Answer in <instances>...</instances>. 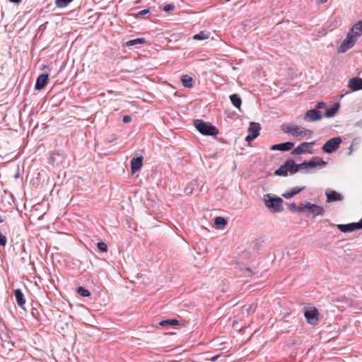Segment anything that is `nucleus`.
<instances>
[{"label":"nucleus","instance_id":"nucleus-14","mask_svg":"<svg viewBox=\"0 0 362 362\" xmlns=\"http://www.w3.org/2000/svg\"><path fill=\"white\" fill-rule=\"evenodd\" d=\"M294 146V143L291 141H286L284 143L277 144L272 145L270 147L271 151H288L293 148Z\"/></svg>","mask_w":362,"mask_h":362},{"label":"nucleus","instance_id":"nucleus-39","mask_svg":"<svg viewBox=\"0 0 362 362\" xmlns=\"http://www.w3.org/2000/svg\"><path fill=\"white\" fill-rule=\"evenodd\" d=\"M326 105V103H324V102H318L316 105H315V107L316 109L320 110V109H322L323 107H325Z\"/></svg>","mask_w":362,"mask_h":362},{"label":"nucleus","instance_id":"nucleus-18","mask_svg":"<svg viewBox=\"0 0 362 362\" xmlns=\"http://www.w3.org/2000/svg\"><path fill=\"white\" fill-rule=\"evenodd\" d=\"M14 295L18 305L24 309L26 300L22 291L20 288L16 289L14 291Z\"/></svg>","mask_w":362,"mask_h":362},{"label":"nucleus","instance_id":"nucleus-37","mask_svg":"<svg viewBox=\"0 0 362 362\" xmlns=\"http://www.w3.org/2000/svg\"><path fill=\"white\" fill-rule=\"evenodd\" d=\"M175 8V6L173 4H166L163 6V11H165V12H169L170 11H172L173 9H174Z\"/></svg>","mask_w":362,"mask_h":362},{"label":"nucleus","instance_id":"nucleus-31","mask_svg":"<svg viewBox=\"0 0 362 362\" xmlns=\"http://www.w3.org/2000/svg\"><path fill=\"white\" fill-rule=\"evenodd\" d=\"M209 35L210 34L208 32L201 31L200 33L194 35L193 36V39L197 40H204L208 39L209 37Z\"/></svg>","mask_w":362,"mask_h":362},{"label":"nucleus","instance_id":"nucleus-19","mask_svg":"<svg viewBox=\"0 0 362 362\" xmlns=\"http://www.w3.org/2000/svg\"><path fill=\"white\" fill-rule=\"evenodd\" d=\"M337 227L342 233H350L354 230H358L356 223H351L348 224H338L337 225Z\"/></svg>","mask_w":362,"mask_h":362},{"label":"nucleus","instance_id":"nucleus-3","mask_svg":"<svg viewBox=\"0 0 362 362\" xmlns=\"http://www.w3.org/2000/svg\"><path fill=\"white\" fill-rule=\"evenodd\" d=\"M265 206L272 212L278 213L284 210L283 199L279 197H273L270 194L264 195Z\"/></svg>","mask_w":362,"mask_h":362},{"label":"nucleus","instance_id":"nucleus-25","mask_svg":"<svg viewBox=\"0 0 362 362\" xmlns=\"http://www.w3.org/2000/svg\"><path fill=\"white\" fill-rule=\"evenodd\" d=\"M198 187V183L197 180L191 181L185 188V193L186 194H191L194 190Z\"/></svg>","mask_w":362,"mask_h":362},{"label":"nucleus","instance_id":"nucleus-2","mask_svg":"<svg viewBox=\"0 0 362 362\" xmlns=\"http://www.w3.org/2000/svg\"><path fill=\"white\" fill-rule=\"evenodd\" d=\"M297 212L305 214L307 217L315 218L317 216H323L325 209L322 206L310 202L300 203L297 209Z\"/></svg>","mask_w":362,"mask_h":362},{"label":"nucleus","instance_id":"nucleus-26","mask_svg":"<svg viewBox=\"0 0 362 362\" xmlns=\"http://www.w3.org/2000/svg\"><path fill=\"white\" fill-rule=\"evenodd\" d=\"M287 162H288V173H290V174L293 175L299 171L298 164L295 163L293 159H288Z\"/></svg>","mask_w":362,"mask_h":362},{"label":"nucleus","instance_id":"nucleus-13","mask_svg":"<svg viewBox=\"0 0 362 362\" xmlns=\"http://www.w3.org/2000/svg\"><path fill=\"white\" fill-rule=\"evenodd\" d=\"M325 195L327 198L326 202L327 203L340 202L342 201L344 199L343 196L341 194L334 190L331 189H327L325 191Z\"/></svg>","mask_w":362,"mask_h":362},{"label":"nucleus","instance_id":"nucleus-5","mask_svg":"<svg viewBox=\"0 0 362 362\" xmlns=\"http://www.w3.org/2000/svg\"><path fill=\"white\" fill-rule=\"evenodd\" d=\"M327 163L324 161L322 158L318 156L313 157L309 161H304L298 164L299 170L303 169H310L317 166H325Z\"/></svg>","mask_w":362,"mask_h":362},{"label":"nucleus","instance_id":"nucleus-16","mask_svg":"<svg viewBox=\"0 0 362 362\" xmlns=\"http://www.w3.org/2000/svg\"><path fill=\"white\" fill-rule=\"evenodd\" d=\"M48 82V74H40L37 80L35 85V90H42L47 85Z\"/></svg>","mask_w":362,"mask_h":362},{"label":"nucleus","instance_id":"nucleus-44","mask_svg":"<svg viewBox=\"0 0 362 362\" xmlns=\"http://www.w3.org/2000/svg\"><path fill=\"white\" fill-rule=\"evenodd\" d=\"M11 3H14V4H19L22 0H8Z\"/></svg>","mask_w":362,"mask_h":362},{"label":"nucleus","instance_id":"nucleus-12","mask_svg":"<svg viewBox=\"0 0 362 362\" xmlns=\"http://www.w3.org/2000/svg\"><path fill=\"white\" fill-rule=\"evenodd\" d=\"M348 35H351L352 37L357 39L362 35V21H358L349 30Z\"/></svg>","mask_w":362,"mask_h":362},{"label":"nucleus","instance_id":"nucleus-28","mask_svg":"<svg viewBox=\"0 0 362 362\" xmlns=\"http://www.w3.org/2000/svg\"><path fill=\"white\" fill-rule=\"evenodd\" d=\"M340 25V17L339 16H335L332 19V21L329 23V24L327 26V29L329 30H333L338 28Z\"/></svg>","mask_w":362,"mask_h":362},{"label":"nucleus","instance_id":"nucleus-34","mask_svg":"<svg viewBox=\"0 0 362 362\" xmlns=\"http://www.w3.org/2000/svg\"><path fill=\"white\" fill-rule=\"evenodd\" d=\"M97 247L101 252H106L107 251V246L103 241L98 242L97 243Z\"/></svg>","mask_w":362,"mask_h":362},{"label":"nucleus","instance_id":"nucleus-8","mask_svg":"<svg viewBox=\"0 0 362 362\" xmlns=\"http://www.w3.org/2000/svg\"><path fill=\"white\" fill-rule=\"evenodd\" d=\"M260 129L261 127L258 122H250L247 129L248 134L245 140L250 144L259 135Z\"/></svg>","mask_w":362,"mask_h":362},{"label":"nucleus","instance_id":"nucleus-29","mask_svg":"<svg viewBox=\"0 0 362 362\" xmlns=\"http://www.w3.org/2000/svg\"><path fill=\"white\" fill-rule=\"evenodd\" d=\"M180 322L178 320L175 319H168V320H164L159 322V325L162 327L165 326H177L179 325Z\"/></svg>","mask_w":362,"mask_h":362},{"label":"nucleus","instance_id":"nucleus-27","mask_svg":"<svg viewBox=\"0 0 362 362\" xmlns=\"http://www.w3.org/2000/svg\"><path fill=\"white\" fill-rule=\"evenodd\" d=\"M227 220L222 216H217L214 219V225L218 228H223L227 225Z\"/></svg>","mask_w":362,"mask_h":362},{"label":"nucleus","instance_id":"nucleus-45","mask_svg":"<svg viewBox=\"0 0 362 362\" xmlns=\"http://www.w3.org/2000/svg\"><path fill=\"white\" fill-rule=\"evenodd\" d=\"M327 1V0H319V2H320V4H325V3H326Z\"/></svg>","mask_w":362,"mask_h":362},{"label":"nucleus","instance_id":"nucleus-20","mask_svg":"<svg viewBox=\"0 0 362 362\" xmlns=\"http://www.w3.org/2000/svg\"><path fill=\"white\" fill-rule=\"evenodd\" d=\"M304 189H305V187H296L292 188V189H289L288 191H286L284 193H283L282 197L286 199H291L296 194H297L300 193V192H302L303 190H304Z\"/></svg>","mask_w":362,"mask_h":362},{"label":"nucleus","instance_id":"nucleus-15","mask_svg":"<svg viewBox=\"0 0 362 362\" xmlns=\"http://www.w3.org/2000/svg\"><path fill=\"white\" fill-rule=\"evenodd\" d=\"M348 87L353 92L362 90V78H359V77L351 78L349 81Z\"/></svg>","mask_w":362,"mask_h":362},{"label":"nucleus","instance_id":"nucleus-11","mask_svg":"<svg viewBox=\"0 0 362 362\" xmlns=\"http://www.w3.org/2000/svg\"><path fill=\"white\" fill-rule=\"evenodd\" d=\"M322 117L320 112L316 109L308 110L304 115V120L306 122H315L321 119Z\"/></svg>","mask_w":362,"mask_h":362},{"label":"nucleus","instance_id":"nucleus-38","mask_svg":"<svg viewBox=\"0 0 362 362\" xmlns=\"http://www.w3.org/2000/svg\"><path fill=\"white\" fill-rule=\"evenodd\" d=\"M243 270L246 273V276H252L255 274V272H253L250 268L248 267Z\"/></svg>","mask_w":362,"mask_h":362},{"label":"nucleus","instance_id":"nucleus-40","mask_svg":"<svg viewBox=\"0 0 362 362\" xmlns=\"http://www.w3.org/2000/svg\"><path fill=\"white\" fill-rule=\"evenodd\" d=\"M122 121L124 123H129L132 121V117L129 115H124L122 118Z\"/></svg>","mask_w":362,"mask_h":362},{"label":"nucleus","instance_id":"nucleus-32","mask_svg":"<svg viewBox=\"0 0 362 362\" xmlns=\"http://www.w3.org/2000/svg\"><path fill=\"white\" fill-rule=\"evenodd\" d=\"M77 293L83 297H89L91 295L90 292L83 286L78 287Z\"/></svg>","mask_w":362,"mask_h":362},{"label":"nucleus","instance_id":"nucleus-36","mask_svg":"<svg viewBox=\"0 0 362 362\" xmlns=\"http://www.w3.org/2000/svg\"><path fill=\"white\" fill-rule=\"evenodd\" d=\"M7 238L0 232V246L4 247L6 245Z\"/></svg>","mask_w":362,"mask_h":362},{"label":"nucleus","instance_id":"nucleus-24","mask_svg":"<svg viewBox=\"0 0 362 362\" xmlns=\"http://www.w3.org/2000/svg\"><path fill=\"white\" fill-rule=\"evenodd\" d=\"M147 42L144 37H139L134 40H130L125 43L126 47H132L137 45H143Z\"/></svg>","mask_w":362,"mask_h":362},{"label":"nucleus","instance_id":"nucleus-42","mask_svg":"<svg viewBox=\"0 0 362 362\" xmlns=\"http://www.w3.org/2000/svg\"><path fill=\"white\" fill-rule=\"evenodd\" d=\"M221 356L220 355H216V356H212L211 358H209V360L211 361V362H216L217 361V359L220 357Z\"/></svg>","mask_w":362,"mask_h":362},{"label":"nucleus","instance_id":"nucleus-43","mask_svg":"<svg viewBox=\"0 0 362 362\" xmlns=\"http://www.w3.org/2000/svg\"><path fill=\"white\" fill-rule=\"evenodd\" d=\"M356 223L358 230L362 229V218H361V220L358 222H356Z\"/></svg>","mask_w":362,"mask_h":362},{"label":"nucleus","instance_id":"nucleus-7","mask_svg":"<svg viewBox=\"0 0 362 362\" xmlns=\"http://www.w3.org/2000/svg\"><path fill=\"white\" fill-rule=\"evenodd\" d=\"M304 316L307 322L312 325H316L319 320V312L315 307L305 308Z\"/></svg>","mask_w":362,"mask_h":362},{"label":"nucleus","instance_id":"nucleus-9","mask_svg":"<svg viewBox=\"0 0 362 362\" xmlns=\"http://www.w3.org/2000/svg\"><path fill=\"white\" fill-rule=\"evenodd\" d=\"M315 145V141L303 142L291 151L292 155H301L303 153H313L310 149Z\"/></svg>","mask_w":362,"mask_h":362},{"label":"nucleus","instance_id":"nucleus-49","mask_svg":"<svg viewBox=\"0 0 362 362\" xmlns=\"http://www.w3.org/2000/svg\"><path fill=\"white\" fill-rule=\"evenodd\" d=\"M226 1H230V0H225Z\"/></svg>","mask_w":362,"mask_h":362},{"label":"nucleus","instance_id":"nucleus-4","mask_svg":"<svg viewBox=\"0 0 362 362\" xmlns=\"http://www.w3.org/2000/svg\"><path fill=\"white\" fill-rule=\"evenodd\" d=\"M194 125L197 130L203 135L216 136L218 134V130L216 127L202 119L194 120Z\"/></svg>","mask_w":362,"mask_h":362},{"label":"nucleus","instance_id":"nucleus-46","mask_svg":"<svg viewBox=\"0 0 362 362\" xmlns=\"http://www.w3.org/2000/svg\"><path fill=\"white\" fill-rule=\"evenodd\" d=\"M19 176H20L19 173H17L15 175V176H14V177H15V178H17V177H18Z\"/></svg>","mask_w":362,"mask_h":362},{"label":"nucleus","instance_id":"nucleus-41","mask_svg":"<svg viewBox=\"0 0 362 362\" xmlns=\"http://www.w3.org/2000/svg\"><path fill=\"white\" fill-rule=\"evenodd\" d=\"M298 206H297L295 203H292V204H290V206H289V209H290L291 211H297V209H298Z\"/></svg>","mask_w":362,"mask_h":362},{"label":"nucleus","instance_id":"nucleus-47","mask_svg":"<svg viewBox=\"0 0 362 362\" xmlns=\"http://www.w3.org/2000/svg\"><path fill=\"white\" fill-rule=\"evenodd\" d=\"M4 222V219L2 218V217L0 216V223H3Z\"/></svg>","mask_w":362,"mask_h":362},{"label":"nucleus","instance_id":"nucleus-22","mask_svg":"<svg viewBox=\"0 0 362 362\" xmlns=\"http://www.w3.org/2000/svg\"><path fill=\"white\" fill-rule=\"evenodd\" d=\"M288 162L286 160L283 165L275 170L274 175L276 176H287L288 173Z\"/></svg>","mask_w":362,"mask_h":362},{"label":"nucleus","instance_id":"nucleus-23","mask_svg":"<svg viewBox=\"0 0 362 362\" xmlns=\"http://www.w3.org/2000/svg\"><path fill=\"white\" fill-rule=\"evenodd\" d=\"M230 100L233 105L238 108V110H240V107L242 105V100L238 94H232L229 97Z\"/></svg>","mask_w":362,"mask_h":362},{"label":"nucleus","instance_id":"nucleus-35","mask_svg":"<svg viewBox=\"0 0 362 362\" xmlns=\"http://www.w3.org/2000/svg\"><path fill=\"white\" fill-rule=\"evenodd\" d=\"M150 12V8H147L146 9H143L140 11H139L136 14H135L136 17H143L144 15Z\"/></svg>","mask_w":362,"mask_h":362},{"label":"nucleus","instance_id":"nucleus-10","mask_svg":"<svg viewBox=\"0 0 362 362\" xmlns=\"http://www.w3.org/2000/svg\"><path fill=\"white\" fill-rule=\"evenodd\" d=\"M356 42V39L352 37L351 35H349L347 34L346 38L341 42V45L338 47L337 52L339 54L346 52L354 46Z\"/></svg>","mask_w":362,"mask_h":362},{"label":"nucleus","instance_id":"nucleus-6","mask_svg":"<svg viewBox=\"0 0 362 362\" xmlns=\"http://www.w3.org/2000/svg\"><path fill=\"white\" fill-rule=\"evenodd\" d=\"M341 141V137L332 138L324 144L322 151L326 153H332L339 148Z\"/></svg>","mask_w":362,"mask_h":362},{"label":"nucleus","instance_id":"nucleus-21","mask_svg":"<svg viewBox=\"0 0 362 362\" xmlns=\"http://www.w3.org/2000/svg\"><path fill=\"white\" fill-rule=\"evenodd\" d=\"M339 104L338 103H334L330 107L327 108L325 112V117L329 118L335 115L339 109Z\"/></svg>","mask_w":362,"mask_h":362},{"label":"nucleus","instance_id":"nucleus-33","mask_svg":"<svg viewBox=\"0 0 362 362\" xmlns=\"http://www.w3.org/2000/svg\"><path fill=\"white\" fill-rule=\"evenodd\" d=\"M73 0H56L55 4L58 8H64Z\"/></svg>","mask_w":362,"mask_h":362},{"label":"nucleus","instance_id":"nucleus-17","mask_svg":"<svg viewBox=\"0 0 362 362\" xmlns=\"http://www.w3.org/2000/svg\"><path fill=\"white\" fill-rule=\"evenodd\" d=\"M143 158L141 156L133 158L131 160V170L134 174L138 172L142 167Z\"/></svg>","mask_w":362,"mask_h":362},{"label":"nucleus","instance_id":"nucleus-30","mask_svg":"<svg viewBox=\"0 0 362 362\" xmlns=\"http://www.w3.org/2000/svg\"><path fill=\"white\" fill-rule=\"evenodd\" d=\"M181 81L182 86L185 87L191 88L192 86V78L187 75L182 76Z\"/></svg>","mask_w":362,"mask_h":362},{"label":"nucleus","instance_id":"nucleus-1","mask_svg":"<svg viewBox=\"0 0 362 362\" xmlns=\"http://www.w3.org/2000/svg\"><path fill=\"white\" fill-rule=\"evenodd\" d=\"M281 129L284 133L295 137L310 139L313 135L311 130L295 124L284 123L281 125Z\"/></svg>","mask_w":362,"mask_h":362},{"label":"nucleus","instance_id":"nucleus-48","mask_svg":"<svg viewBox=\"0 0 362 362\" xmlns=\"http://www.w3.org/2000/svg\"><path fill=\"white\" fill-rule=\"evenodd\" d=\"M221 362H225V359L221 360Z\"/></svg>","mask_w":362,"mask_h":362}]
</instances>
